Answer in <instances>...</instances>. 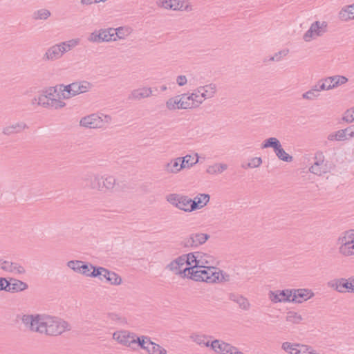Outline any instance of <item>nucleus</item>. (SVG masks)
Masks as SVG:
<instances>
[{
  "label": "nucleus",
  "mask_w": 354,
  "mask_h": 354,
  "mask_svg": "<svg viewBox=\"0 0 354 354\" xmlns=\"http://www.w3.org/2000/svg\"><path fill=\"white\" fill-rule=\"evenodd\" d=\"M21 321L30 330L50 336H57L71 330L68 322L45 314L24 315Z\"/></svg>",
  "instance_id": "nucleus-1"
},
{
  "label": "nucleus",
  "mask_w": 354,
  "mask_h": 354,
  "mask_svg": "<svg viewBox=\"0 0 354 354\" xmlns=\"http://www.w3.org/2000/svg\"><path fill=\"white\" fill-rule=\"evenodd\" d=\"M216 266H205L202 268L187 267L184 268V276L196 281H205L207 283H216L218 274Z\"/></svg>",
  "instance_id": "nucleus-2"
},
{
  "label": "nucleus",
  "mask_w": 354,
  "mask_h": 354,
  "mask_svg": "<svg viewBox=\"0 0 354 354\" xmlns=\"http://www.w3.org/2000/svg\"><path fill=\"white\" fill-rule=\"evenodd\" d=\"M85 180L90 188L102 192H111L116 183L114 176L99 174H88Z\"/></svg>",
  "instance_id": "nucleus-3"
},
{
  "label": "nucleus",
  "mask_w": 354,
  "mask_h": 354,
  "mask_svg": "<svg viewBox=\"0 0 354 354\" xmlns=\"http://www.w3.org/2000/svg\"><path fill=\"white\" fill-rule=\"evenodd\" d=\"M339 253L345 257L354 255V230L342 232L336 242Z\"/></svg>",
  "instance_id": "nucleus-4"
},
{
  "label": "nucleus",
  "mask_w": 354,
  "mask_h": 354,
  "mask_svg": "<svg viewBox=\"0 0 354 354\" xmlns=\"http://www.w3.org/2000/svg\"><path fill=\"white\" fill-rule=\"evenodd\" d=\"M112 118L109 115L97 113L83 117L80 121V124L85 128L103 129L108 126Z\"/></svg>",
  "instance_id": "nucleus-5"
},
{
  "label": "nucleus",
  "mask_w": 354,
  "mask_h": 354,
  "mask_svg": "<svg viewBox=\"0 0 354 354\" xmlns=\"http://www.w3.org/2000/svg\"><path fill=\"white\" fill-rule=\"evenodd\" d=\"M113 339L120 344L129 347L133 351H136L140 346L142 336L138 337L134 333L122 330L114 332Z\"/></svg>",
  "instance_id": "nucleus-6"
},
{
  "label": "nucleus",
  "mask_w": 354,
  "mask_h": 354,
  "mask_svg": "<svg viewBox=\"0 0 354 354\" xmlns=\"http://www.w3.org/2000/svg\"><path fill=\"white\" fill-rule=\"evenodd\" d=\"M92 87V84L86 81L73 82L66 86L61 85L60 91L64 99H68L76 95L86 93Z\"/></svg>",
  "instance_id": "nucleus-7"
},
{
  "label": "nucleus",
  "mask_w": 354,
  "mask_h": 354,
  "mask_svg": "<svg viewBox=\"0 0 354 354\" xmlns=\"http://www.w3.org/2000/svg\"><path fill=\"white\" fill-rule=\"evenodd\" d=\"M191 267L202 268L205 266H217L216 259L209 253L201 251L190 252Z\"/></svg>",
  "instance_id": "nucleus-8"
},
{
  "label": "nucleus",
  "mask_w": 354,
  "mask_h": 354,
  "mask_svg": "<svg viewBox=\"0 0 354 354\" xmlns=\"http://www.w3.org/2000/svg\"><path fill=\"white\" fill-rule=\"evenodd\" d=\"M113 32H115L113 28L95 30L88 35L87 41L95 44L115 41V39L113 37Z\"/></svg>",
  "instance_id": "nucleus-9"
},
{
  "label": "nucleus",
  "mask_w": 354,
  "mask_h": 354,
  "mask_svg": "<svg viewBox=\"0 0 354 354\" xmlns=\"http://www.w3.org/2000/svg\"><path fill=\"white\" fill-rule=\"evenodd\" d=\"M327 31V23L326 21H316L313 22L310 28L305 32L303 39L309 42L318 37L322 36Z\"/></svg>",
  "instance_id": "nucleus-10"
},
{
  "label": "nucleus",
  "mask_w": 354,
  "mask_h": 354,
  "mask_svg": "<svg viewBox=\"0 0 354 354\" xmlns=\"http://www.w3.org/2000/svg\"><path fill=\"white\" fill-rule=\"evenodd\" d=\"M209 236L204 233H193L183 239L181 245L184 248H196L208 239Z\"/></svg>",
  "instance_id": "nucleus-11"
},
{
  "label": "nucleus",
  "mask_w": 354,
  "mask_h": 354,
  "mask_svg": "<svg viewBox=\"0 0 354 354\" xmlns=\"http://www.w3.org/2000/svg\"><path fill=\"white\" fill-rule=\"evenodd\" d=\"M189 254H183L176 259L171 261L166 267L167 269L174 272L176 274H184L182 267L187 264L189 267H191V261L189 259Z\"/></svg>",
  "instance_id": "nucleus-12"
},
{
  "label": "nucleus",
  "mask_w": 354,
  "mask_h": 354,
  "mask_svg": "<svg viewBox=\"0 0 354 354\" xmlns=\"http://www.w3.org/2000/svg\"><path fill=\"white\" fill-rule=\"evenodd\" d=\"M139 347L145 350L148 354H167L166 349L152 342L147 336H142Z\"/></svg>",
  "instance_id": "nucleus-13"
},
{
  "label": "nucleus",
  "mask_w": 354,
  "mask_h": 354,
  "mask_svg": "<svg viewBox=\"0 0 354 354\" xmlns=\"http://www.w3.org/2000/svg\"><path fill=\"white\" fill-rule=\"evenodd\" d=\"M328 286L339 292H354L353 283L348 282L346 279L340 278L328 282Z\"/></svg>",
  "instance_id": "nucleus-14"
},
{
  "label": "nucleus",
  "mask_w": 354,
  "mask_h": 354,
  "mask_svg": "<svg viewBox=\"0 0 354 354\" xmlns=\"http://www.w3.org/2000/svg\"><path fill=\"white\" fill-rule=\"evenodd\" d=\"M309 171L317 176H322L327 172V165L324 162V156L322 152L315 154V162L309 168Z\"/></svg>",
  "instance_id": "nucleus-15"
},
{
  "label": "nucleus",
  "mask_w": 354,
  "mask_h": 354,
  "mask_svg": "<svg viewBox=\"0 0 354 354\" xmlns=\"http://www.w3.org/2000/svg\"><path fill=\"white\" fill-rule=\"evenodd\" d=\"M292 290L270 291L269 298L274 303L291 301Z\"/></svg>",
  "instance_id": "nucleus-16"
},
{
  "label": "nucleus",
  "mask_w": 354,
  "mask_h": 354,
  "mask_svg": "<svg viewBox=\"0 0 354 354\" xmlns=\"http://www.w3.org/2000/svg\"><path fill=\"white\" fill-rule=\"evenodd\" d=\"M314 296V293L309 289H292L291 301L302 303Z\"/></svg>",
  "instance_id": "nucleus-17"
},
{
  "label": "nucleus",
  "mask_w": 354,
  "mask_h": 354,
  "mask_svg": "<svg viewBox=\"0 0 354 354\" xmlns=\"http://www.w3.org/2000/svg\"><path fill=\"white\" fill-rule=\"evenodd\" d=\"M1 269L14 274H22L26 272L25 268L20 263L9 261L2 260Z\"/></svg>",
  "instance_id": "nucleus-18"
},
{
  "label": "nucleus",
  "mask_w": 354,
  "mask_h": 354,
  "mask_svg": "<svg viewBox=\"0 0 354 354\" xmlns=\"http://www.w3.org/2000/svg\"><path fill=\"white\" fill-rule=\"evenodd\" d=\"M152 89L149 87H142L133 89L128 96L130 100H140L152 95Z\"/></svg>",
  "instance_id": "nucleus-19"
},
{
  "label": "nucleus",
  "mask_w": 354,
  "mask_h": 354,
  "mask_svg": "<svg viewBox=\"0 0 354 354\" xmlns=\"http://www.w3.org/2000/svg\"><path fill=\"white\" fill-rule=\"evenodd\" d=\"M28 128V125L24 122H17L4 127L2 132L6 136H11L20 133Z\"/></svg>",
  "instance_id": "nucleus-20"
},
{
  "label": "nucleus",
  "mask_w": 354,
  "mask_h": 354,
  "mask_svg": "<svg viewBox=\"0 0 354 354\" xmlns=\"http://www.w3.org/2000/svg\"><path fill=\"white\" fill-rule=\"evenodd\" d=\"M63 56L59 44H55L49 47L43 56V59L46 61H55L60 59Z\"/></svg>",
  "instance_id": "nucleus-21"
},
{
  "label": "nucleus",
  "mask_w": 354,
  "mask_h": 354,
  "mask_svg": "<svg viewBox=\"0 0 354 354\" xmlns=\"http://www.w3.org/2000/svg\"><path fill=\"white\" fill-rule=\"evenodd\" d=\"M184 169V165L180 161V158H176L171 159L169 162L166 163L164 166V171L167 174H176Z\"/></svg>",
  "instance_id": "nucleus-22"
},
{
  "label": "nucleus",
  "mask_w": 354,
  "mask_h": 354,
  "mask_svg": "<svg viewBox=\"0 0 354 354\" xmlns=\"http://www.w3.org/2000/svg\"><path fill=\"white\" fill-rule=\"evenodd\" d=\"M232 346L230 344L219 339H214L210 344L211 348L218 354H229Z\"/></svg>",
  "instance_id": "nucleus-23"
},
{
  "label": "nucleus",
  "mask_w": 354,
  "mask_h": 354,
  "mask_svg": "<svg viewBox=\"0 0 354 354\" xmlns=\"http://www.w3.org/2000/svg\"><path fill=\"white\" fill-rule=\"evenodd\" d=\"M354 3L342 8L338 13L339 19L342 21L354 19Z\"/></svg>",
  "instance_id": "nucleus-24"
},
{
  "label": "nucleus",
  "mask_w": 354,
  "mask_h": 354,
  "mask_svg": "<svg viewBox=\"0 0 354 354\" xmlns=\"http://www.w3.org/2000/svg\"><path fill=\"white\" fill-rule=\"evenodd\" d=\"M211 336H208L205 334L200 333H192L189 336L190 339L196 343L197 345L201 346L210 347V342L208 339L211 338Z\"/></svg>",
  "instance_id": "nucleus-25"
},
{
  "label": "nucleus",
  "mask_w": 354,
  "mask_h": 354,
  "mask_svg": "<svg viewBox=\"0 0 354 354\" xmlns=\"http://www.w3.org/2000/svg\"><path fill=\"white\" fill-rule=\"evenodd\" d=\"M210 196L207 194H199L192 202L191 209H198L203 207L209 202Z\"/></svg>",
  "instance_id": "nucleus-26"
},
{
  "label": "nucleus",
  "mask_w": 354,
  "mask_h": 354,
  "mask_svg": "<svg viewBox=\"0 0 354 354\" xmlns=\"http://www.w3.org/2000/svg\"><path fill=\"white\" fill-rule=\"evenodd\" d=\"M216 91V86L212 83L198 87V93L202 95L204 100L213 97Z\"/></svg>",
  "instance_id": "nucleus-27"
},
{
  "label": "nucleus",
  "mask_w": 354,
  "mask_h": 354,
  "mask_svg": "<svg viewBox=\"0 0 354 354\" xmlns=\"http://www.w3.org/2000/svg\"><path fill=\"white\" fill-rule=\"evenodd\" d=\"M8 292H15L22 291L28 288V285L17 279H11L8 281Z\"/></svg>",
  "instance_id": "nucleus-28"
},
{
  "label": "nucleus",
  "mask_w": 354,
  "mask_h": 354,
  "mask_svg": "<svg viewBox=\"0 0 354 354\" xmlns=\"http://www.w3.org/2000/svg\"><path fill=\"white\" fill-rule=\"evenodd\" d=\"M337 141H345L354 138V126L337 131Z\"/></svg>",
  "instance_id": "nucleus-29"
},
{
  "label": "nucleus",
  "mask_w": 354,
  "mask_h": 354,
  "mask_svg": "<svg viewBox=\"0 0 354 354\" xmlns=\"http://www.w3.org/2000/svg\"><path fill=\"white\" fill-rule=\"evenodd\" d=\"M80 44V39H72L66 41L59 43L62 54L70 51Z\"/></svg>",
  "instance_id": "nucleus-30"
},
{
  "label": "nucleus",
  "mask_w": 354,
  "mask_h": 354,
  "mask_svg": "<svg viewBox=\"0 0 354 354\" xmlns=\"http://www.w3.org/2000/svg\"><path fill=\"white\" fill-rule=\"evenodd\" d=\"M227 169V164L225 163H215L208 166L206 172L210 175H216L223 173Z\"/></svg>",
  "instance_id": "nucleus-31"
},
{
  "label": "nucleus",
  "mask_w": 354,
  "mask_h": 354,
  "mask_svg": "<svg viewBox=\"0 0 354 354\" xmlns=\"http://www.w3.org/2000/svg\"><path fill=\"white\" fill-rule=\"evenodd\" d=\"M180 158V161L182 164V166L184 165V169H189L192 167L193 165H196L198 158L197 155H196V158L192 156L191 155H186L184 157H178Z\"/></svg>",
  "instance_id": "nucleus-32"
},
{
  "label": "nucleus",
  "mask_w": 354,
  "mask_h": 354,
  "mask_svg": "<svg viewBox=\"0 0 354 354\" xmlns=\"http://www.w3.org/2000/svg\"><path fill=\"white\" fill-rule=\"evenodd\" d=\"M192 200L186 196H183L180 199V202L178 204L177 208L183 210L184 212H192L194 209L192 208Z\"/></svg>",
  "instance_id": "nucleus-33"
},
{
  "label": "nucleus",
  "mask_w": 354,
  "mask_h": 354,
  "mask_svg": "<svg viewBox=\"0 0 354 354\" xmlns=\"http://www.w3.org/2000/svg\"><path fill=\"white\" fill-rule=\"evenodd\" d=\"M281 143L279 140L274 137L269 138L268 139H266L264 140V142L262 144L261 148L266 149L271 147L274 149V151L277 150L280 146Z\"/></svg>",
  "instance_id": "nucleus-34"
},
{
  "label": "nucleus",
  "mask_w": 354,
  "mask_h": 354,
  "mask_svg": "<svg viewBox=\"0 0 354 354\" xmlns=\"http://www.w3.org/2000/svg\"><path fill=\"white\" fill-rule=\"evenodd\" d=\"M180 95L171 97L166 102V106L169 110L182 109L180 107Z\"/></svg>",
  "instance_id": "nucleus-35"
},
{
  "label": "nucleus",
  "mask_w": 354,
  "mask_h": 354,
  "mask_svg": "<svg viewBox=\"0 0 354 354\" xmlns=\"http://www.w3.org/2000/svg\"><path fill=\"white\" fill-rule=\"evenodd\" d=\"M274 153L279 160L284 162H290L293 160L292 156L286 153L281 145L274 151Z\"/></svg>",
  "instance_id": "nucleus-36"
},
{
  "label": "nucleus",
  "mask_w": 354,
  "mask_h": 354,
  "mask_svg": "<svg viewBox=\"0 0 354 354\" xmlns=\"http://www.w3.org/2000/svg\"><path fill=\"white\" fill-rule=\"evenodd\" d=\"M328 81L333 84V88H335L346 84L348 82V78L342 75H333L330 76V79H328Z\"/></svg>",
  "instance_id": "nucleus-37"
},
{
  "label": "nucleus",
  "mask_w": 354,
  "mask_h": 354,
  "mask_svg": "<svg viewBox=\"0 0 354 354\" xmlns=\"http://www.w3.org/2000/svg\"><path fill=\"white\" fill-rule=\"evenodd\" d=\"M50 15L51 13L48 10L42 8L35 11L32 14V18L35 20H46Z\"/></svg>",
  "instance_id": "nucleus-38"
},
{
  "label": "nucleus",
  "mask_w": 354,
  "mask_h": 354,
  "mask_svg": "<svg viewBox=\"0 0 354 354\" xmlns=\"http://www.w3.org/2000/svg\"><path fill=\"white\" fill-rule=\"evenodd\" d=\"M180 96V107L182 109H187L194 108L193 102L191 100L190 95L186 93L182 94Z\"/></svg>",
  "instance_id": "nucleus-39"
},
{
  "label": "nucleus",
  "mask_w": 354,
  "mask_h": 354,
  "mask_svg": "<svg viewBox=\"0 0 354 354\" xmlns=\"http://www.w3.org/2000/svg\"><path fill=\"white\" fill-rule=\"evenodd\" d=\"M286 319L288 322L297 324L302 321L303 318L300 314L294 311H289L287 313Z\"/></svg>",
  "instance_id": "nucleus-40"
},
{
  "label": "nucleus",
  "mask_w": 354,
  "mask_h": 354,
  "mask_svg": "<svg viewBox=\"0 0 354 354\" xmlns=\"http://www.w3.org/2000/svg\"><path fill=\"white\" fill-rule=\"evenodd\" d=\"M108 318L109 320L113 322L114 324H118L120 325H124L127 323V319L121 315L120 314L111 313H109Z\"/></svg>",
  "instance_id": "nucleus-41"
},
{
  "label": "nucleus",
  "mask_w": 354,
  "mask_h": 354,
  "mask_svg": "<svg viewBox=\"0 0 354 354\" xmlns=\"http://www.w3.org/2000/svg\"><path fill=\"white\" fill-rule=\"evenodd\" d=\"M191 100L193 102L194 108L199 106L205 100L200 93H198V88L190 95Z\"/></svg>",
  "instance_id": "nucleus-42"
},
{
  "label": "nucleus",
  "mask_w": 354,
  "mask_h": 354,
  "mask_svg": "<svg viewBox=\"0 0 354 354\" xmlns=\"http://www.w3.org/2000/svg\"><path fill=\"white\" fill-rule=\"evenodd\" d=\"M297 345L298 343L285 342L281 344V349L288 354H296L295 352L298 348Z\"/></svg>",
  "instance_id": "nucleus-43"
},
{
  "label": "nucleus",
  "mask_w": 354,
  "mask_h": 354,
  "mask_svg": "<svg viewBox=\"0 0 354 354\" xmlns=\"http://www.w3.org/2000/svg\"><path fill=\"white\" fill-rule=\"evenodd\" d=\"M297 347L295 352L296 354H314L315 353V350L309 345L298 343Z\"/></svg>",
  "instance_id": "nucleus-44"
},
{
  "label": "nucleus",
  "mask_w": 354,
  "mask_h": 354,
  "mask_svg": "<svg viewBox=\"0 0 354 354\" xmlns=\"http://www.w3.org/2000/svg\"><path fill=\"white\" fill-rule=\"evenodd\" d=\"M108 277L106 281L109 282L111 285H120L122 283V278L115 272L110 271L107 272Z\"/></svg>",
  "instance_id": "nucleus-45"
},
{
  "label": "nucleus",
  "mask_w": 354,
  "mask_h": 354,
  "mask_svg": "<svg viewBox=\"0 0 354 354\" xmlns=\"http://www.w3.org/2000/svg\"><path fill=\"white\" fill-rule=\"evenodd\" d=\"M262 164V159L260 157H255L250 159V162L246 165H242L241 167L244 169L248 168H257Z\"/></svg>",
  "instance_id": "nucleus-46"
},
{
  "label": "nucleus",
  "mask_w": 354,
  "mask_h": 354,
  "mask_svg": "<svg viewBox=\"0 0 354 354\" xmlns=\"http://www.w3.org/2000/svg\"><path fill=\"white\" fill-rule=\"evenodd\" d=\"M84 261L79 260H71L67 262V266L73 271L80 273Z\"/></svg>",
  "instance_id": "nucleus-47"
},
{
  "label": "nucleus",
  "mask_w": 354,
  "mask_h": 354,
  "mask_svg": "<svg viewBox=\"0 0 354 354\" xmlns=\"http://www.w3.org/2000/svg\"><path fill=\"white\" fill-rule=\"evenodd\" d=\"M182 196L183 195H179L177 194H171L167 196V201L170 204L177 207L178 204L180 202V199L182 198Z\"/></svg>",
  "instance_id": "nucleus-48"
},
{
  "label": "nucleus",
  "mask_w": 354,
  "mask_h": 354,
  "mask_svg": "<svg viewBox=\"0 0 354 354\" xmlns=\"http://www.w3.org/2000/svg\"><path fill=\"white\" fill-rule=\"evenodd\" d=\"M35 100L37 102V104L39 105H41L45 108H49L50 107V100L48 99L46 95L44 94H41L38 96L37 98H35Z\"/></svg>",
  "instance_id": "nucleus-49"
},
{
  "label": "nucleus",
  "mask_w": 354,
  "mask_h": 354,
  "mask_svg": "<svg viewBox=\"0 0 354 354\" xmlns=\"http://www.w3.org/2000/svg\"><path fill=\"white\" fill-rule=\"evenodd\" d=\"M66 106V103L63 101L60 100L59 99L53 98L51 99V101L50 102V107L55 109H59L61 108H63Z\"/></svg>",
  "instance_id": "nucleus-50"
},
{
  "label": "nucleus",
  "mask_w": 354,
  "mask_h": 354,
  "mask_svg": "<svg viewBox=\"0 0 354 354\" xmlns=\"http://www.w3.org/2000/svg\"><path fill=\"white\" fill-rule=\"evenodd\" d=\"M236 304L239 305V306L241 309L245 310H249V308L250 307V304L248 299L242 295L239 299Z\"/></svg>",
  "instance_id": "nucleus-51"
},
{
  "label": "nucleus",
  "mask_w": 354,
  "mask_h": 354,
  "mask_svg": "<svg viewBox=\"0 0 354 354\" xmlns=\"http://www.w3.org/2000/svg\"><path fill=\"white\" fill-rule=\"evenodd\" d=\"M48 99L51 101V99L56 98L59 96V94L57 93V89L55 87H50L44 91V93Z\"/></svg>",
  "instance_id": "nucleus-52"
},
{
  "label": "nucleus",
  "mask_w": 354,
  "mask_h": 354,
  "mask_svg": "<svg viewBox=\"0 0 354 354\" xmlns=\"http://www.w3.org/2000/svg\"><path fill=\"white\" fill-rule=\"evenodd\" d=\"M114 30L115 32H113V37L115 39V41H116L117 38L122 39L125 36L126 33L125 32H127V30H126L123 27H119L118 28H114Z\"/></svg>",
  "instance_id": "nucleus-53"
},
{
  "label": "nucleus",
  "mask_w": 354,
  "mask_h": 354,
  "mask_svg": "<svg viewBox=\"0 0 354 354\" xmlns=\"http://www.w3.org/2000/svg\"><path fill=\"white\" fill-rule=\"evenodd\" d=\"M92 268H93V266L92 264H88L84 262L80 273L86 277H89V274H91Z\"/></svg>",
  "instance_id": "nucleus-54"
},
{
  "label": "nucleus",
  "mask_w": 354,
  "mask_h": 354,
  "mask_svg": "<svg viewBox=\"0 0 354 354\" xmlns=\"http://www.w3.org/2000/svg\"><path fill=\"white\" fill-rule=\"evenodd\" d=\"M319 95L313 91L311 89L302 94V98L308 100H314L319 97Z\"/></svg>",
  "instance_id": "nucleus-55"
},
{
  "label": "nucleus",
  "mask_w": 354,
  "mask_h": 354,
  "mask_svg": "<svg viewBox=\"0 0 354 354\" xmlns=\"http://www.w3.org/2000/svg\"><path fill=\"white\" fill-rule=\"evenodd\" d=\"M93 271H91L90 274V277H98L99 279H101L102 272H105L104 268L103 267H95L92 268Z\"/></svg>",
  "instance_id": "nucleus-56"
},
{
  "label": "nucleus",
  "mask_w": 354,
  "mask_h": 354,
  "mask_svg": "<svg viewBox=\"0 0 354 354\" xmlns=\"http://www.w3.org/2000/svg\"><path fill=\"white\" fill-rule=\"evenodd\" d=\"M217 273L218 274V279H216V283H221V282H226L230 281V275L226 274L225 272H223L222 270H217Z\"/></svg>",
  "instance_id": "nucleus-57"
},
{
  "label": "nucleus",
  "mask_w": 354,
  "mask_h": 354,
  "mask_svg": "<svg viewBox=\"0 0 354 354\" xmlns=\"http://www.w3.org/2000/svg\"><path fill=\"white\" fill-rule=\"evenodd\" d=\"M343 120L347 122L354 121V111L353 109L347 110L344 115Z\"/></svg>",
  "instance_id": "nucleus-58"
},
{
  "label": "nucleus",
  "mask_w": 354,
  "mask_h": 354,
  "mask_svg": "<svg viewBox=\"0 0 354 354\" xmlns=\"http://www.w3.org/2000/svg\"><path fill=\"white\" fill-rule=\"evenodd\" d=\"M176 82L179 86H183L187 83V79L185 75H180L176 77Z\"/></svg>",
  "instance_id": "nucleus-59"
},
{
  "label": "nucleus",
  "mask_w": 354,
  "mask_h": 354,
  "mask_svg": "<svg viewBox=\"0 0 354 354\" xmlns=\"http://www.w3.org/2000/svg\"><path fill=\"white\" fill-rule=\"evenodd\" d=\"M288 53H289L288 49H283V50L276 53L274 55L277 56V61L279 62V61H281V59L283 57H286Z\"/></svg>",
  "instance_id": "nucleus-60"
},
{
  "label": "nucleus",
  "mask_w": 354,
  "mask_h": 354,
  "mask_svg": "<svg viewBox=\"0 0 354 354\" xmlns=\"http://www.w3.org/2000/svg\"><path fill=\"white\" fill-rule=\"evenodd\" d=\"M8 281L5 278H0V290L8 292Z\"/></svg>",
  "instance_id": "nucleus-61"
},
{
  "label": "nucleus",
  "mask_w": 354,
  "mask_h": 354,
  "mask_svg": "<svg viewBox=\"0 0 354 354\" xmlns=\"http://www.w3.org/2000/svg\"><path fill=\"white\" fill-rule=\"evenodd\" d=\"M100 3V0H81L80 3L83 6H91L93 3Z\"/></svg>",
  "instance_id": "nucleus-62"
},
{
  "label": "nucleus",
  "mask_w": 354,
  "mask_h": 354,
  "mask_svg": "<svg viewBox=\"0 0 354 354\" xmlns=\"http://www.w3.org/2000/svg\"><path fill=\"white\" fill-rule=\"evenodd\" d=\"M328 79H330V77H327L326 78H324L322 79V82H324V84H326V86L327 87V89L328 91V90H331V89H333V84L332 83H330V82L328 80Z\"/></svg>",
  "instance_id": "nucleus-63"
},
{
  "label": "nucleus",
  "mask_w": 354,
  "mask_h": 354,
  "mask_svg": "<svg viewBox=\"0 0 354 354\" xmlns=\"http://www.w3.org/2000/svg\"><path fill=\"white\" fill-rule=\"evenodd\" d=\"M327 139L328 141H337V131L328 134V136H327Z\"/></svg>",
  "instance_id": "nucleus-64"
}]
</instances>
